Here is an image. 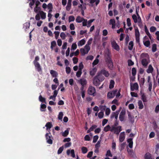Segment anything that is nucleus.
Listing matches in <instances>:
<instances>
[{
    "instance_id": "1",
    "label": "nucleus",
    "mask_w": 159,
    "mask_h": 159,
    "mask_svg": "<svg viewBox=\"0 0 159 159\" xmlns=\"http://www.w3.org/2000/svg\"><path fill=\"white\" fill-rule=\"evenodd\" d=\"M105 61L109 69L112 70L113 65L112 61L111 59V56L110 55L109 52L107 53L105 56Z\"/></svg>"
},
{
    "instance_id": "2",
    "label": "nucleus",
    "mask_w": 159,
    "mask_h": 159,
    "mask_svg": "<svg viewBox=\"0 0 159 159\" xmlns=\"http://www.w3.org/2000/svg\"><path fill=\"white\" fill-rule=\"evenodd\" d=\"M39 57L37 56L35 57V59L33 61V63L36 69L39 72L42 71L41 66L39 63L37 61H39Z\"/></svg>"
},
{
    "instance_id": "3",
    "label": "nucleus",
    "mask_w": 159,
    "mask_h": 159,
    "mask_svg": "<svg viewBox=\"0 0 159 159\" xmlns=\"http://www.w3.org/2000/svg\"><path fill=\"white\" fill-rule=\"evenodd\" d=\"M45 137L47 140V142L48 143L50 144H52L53 138L50 132H49V133H47L46 134Z\"/></svg>"
},
{
    "instance_id": "4",
    "label": "nucleus",
    "mask_w": 159,
    "mask_h": 159,
    "mask_svg": "<svg viewBox=\"0 0 159 159\" xmlns=\"http://www.w3.org/2000/svg\"><path fill=\"white\" fill-rule=\"evenodd\" d=\"M88 93L90 95L94 96V94L96 92L95 88L93 86H90L88 89Z\"/></svg>"
},
{
    "instance_id": "5",
    "label": "nucleus",
    "mask_w": 159,
    "mask_h": 159,
    "mask_svg": "<svg viewBox=\"0 0 159 159\" xmlns=\"http://www.w3.org/2000/svg\"><path fill=\"white\" fill-rule=\"evenodd\" d=\"M93 84L96 86H98L100 84V80L98 79V76L97 75L93 78Z\"/></svg>"
},
{
    "instance_id": "6",
    "label": "nucleus",
    "mask_w": 159,
    "mask_h": 159,
    "mask_svg": "<svg viewBox=\"0 0 159 159\" xmlns=\"http://www.w3.org/2000/svg\"><path fill=\"white\" fill-rule=\"evenodd\" d=\"M112 47L117 51H119L120 48L119 46L117 44L116 41L113 40L111 42Z\"/></svg>"
},
{
    "instance_id": "7",
    "label": "nucleus",
    "mask_w": 159,
    "mask_h": 159,
    "mask_svg": "<svg viewBox=\"0 0 159 159\" xmlns=\"http://www.w3.org/2000/svg\"><path fill=\"white\" fill-rule=\"evenodd\" d=\"M98 73L99 74L103 75L106 77H108L110 75V74L108 71L106 70L105 69H102Z\"/></svg>"
},
{
    "instance_id": "8",
    "label": "nucleus",
    "mask_w": 159,
    "mask_h": 159,
    "mask_svg": "<svg viewBox=\"0 0 159 159\" xmlns=\"http://www.w3.org/2000/svg\"><path fill=\"white\" fill-rule=\"evenodd\" d=\"M125 114V111H123L122 110L121 112H120V115L119 118L120 120L121 121H122L124 120V116Z\"/></svg>"
},
{
    "instance_id": "9",
    "label": "nucleus",
    "mask_w": 159,
    "mask_h": 159,
    "mask_svg": "<svg viewBox=\"0 0 159 159\" xmlns=\"http://www.w3.org/2000/svg\"><path fill=\"white\" fill-rule=\"evenodd\" d=\"M139 88V85L137 83H134L130 85L131 90L134 91V90H137Z\"/></svg>"
},
{
    "instance_id": "10",
    "label": "nucleus",
    "mask_w": 159,
    "mask_h": 159,
    "mask_svg": "<svg viewBox=\"0 0 159 159\" xmlns=\"http://www.w3.org/2000/svg\"><path fill=\"white\" fill-rule=\"evenodd\" d=\"M122 130L121 126H119L116 127L114 133L116 134H118Z\"/></svg>"
},
{
    "instance_id": "11",
    "label": "nucleus",
    "mask_w": 159,
    "mask_h": 159,
    "mask_svg": "<svg viewBox=\"0 0 159 159\" xmlns=\"http://www.w3.org/2000/svg\"><path fill=\"white\" fill-rule=\"evenodd\" d=\"M119 141L121 143L123 142L125 139V134L124 132H121L120 133L119 136Z\"/></svg>"
},
{
    "instance_id": "12",
    "label": "nucleus",
    "mask_w": 159,
    "mask_h": 159,
    "mask_svg": "<svg viewBox=\"0 0 159 159\" xmlns=\"http://www.w3.org/2000/svg\"><path fill=\"white\" fill-rule=\"evenodd\" d=\"M67 154L69 155L70 153L71 154V156L73 157H75V151L74 149H72L71 151L70 150H68L66 152Z\"/></svg>"
},
{
    "instance_id": "13",
    "label": "nucleus",
    "mask_w": 159,
    "mask_h": 159,
    "mask_svg": "<svg viewBox=\"0 0 159 159\" xmlns=\"http://www.w3.org/2000/svg\"><path fill=\"white\" fill-rule=\"evenodd\" d=\"M149 62L146 58H143L141 61V63L144 67H146Z\"/></svg>"
},
{
    "instance_id": "14",
    "label": "nucleus",
    "mask_w": 159,
    "mask_h": 159,
    "mask_svg": "<svg viewBox=\"0 0 159 159\" xmlns=\"http://www.w3.org/2000/svg\"><path fill=\"white\" fill-rule=\"evenodd\" d=\"M127 142L129 143L128 146L129 147L131 148H133V141L132 138H129L127 139Z\"/></svg>"
},
{
    "instance_id": "15",
    "label": "nucleus",
    "mask_w": 159,
    "mask_h": 159,
    "mask_svg": "<svg viewBox=\"0 0 159 159\" xmlns=\"http://www.w3.org/2000/svg\"><path fill=\"white\" fill-rule=\"evenodd\" d=\"M144 29H145V31L146 33V34H147V35L148 36L149 39H152V38L151 35L150 34V33H149L147 27L146 25H145L144 26Z\"/></svg>"
},
{
    "instance_id": "16",
    "label": "nucleus",
    "mask_w": 159,
    "mask_h": 159,
    "mask_svg": "<svg viewBox=\"0 0 159 159\" xmlns=\"http://www.w3.org/2000/svg\"><path fill=\"white\" fill-rule=\"evenodd\" d=\"M50 73L52 76L54 77H56L57 76L58 73L55 70H51L50 71Z\"/></svg>"
},
{
    "instance_id": "17",
    "label": "nucleus",
    "mask_w": 159,
    "mask_h": 159,
    "mask_svg": "<svg viewBox=\"0 0 159 159\" xmlns=\"http://www.w3.org/2000/svg\"><path fill=\"white\" fill-rule=\"evenodd\" d=\"M153 71V68L151 65H149L146 71L148 73H152Z\"/></svg>"
},
{
    "instance_id": "18",
    "label": "nucleus",
    "mask_w": 159,
    "mask_h": 159,
    "mask_svg": "<svg viewBox=\"0 0 159 159\" xmlns=\"http://www.w3.org/2000/svg\"><path fill=\"white\" fill-rule=\"evenodd\" d=\"M41 17L42 19H44L46 17V14L43 11H39Z\"/></svg>"
},
{
    "instance_id": "19",
    "label": "nucleus",
    "mask_w": 159,
    "mask_h": 159,
    "mask_svg": "<svg viewBox=\"0 0 159 159\" xmlns=\"http://www.w3.org/2000/svg\"><path fill=\"white\" fill-rule=\"evenodd\" d=\"M84 20L83 17H81L80 16H78L76 19V21L77 23H81Z\"/></svg>"
},
{
    "instance_id": "20",
    "label": "nucleus",
    "mask_w": 159,
    "mask_h": 159,
    "mask_svg": "<svg viewBox=\"0 0 159 159\" xmlns=\"http://www.w3.org/2000/svg\"><path fill=\"white\" fill-rule=\"evenodd\" d=\"M145 159H152L151 154L149 152H147L144 155Z\"/></svg>"
},
{
    "instance_id": "21",
    "label": "nucleus",
    "mask_w": 159,
    "mask_h": 159,
    "mask_svg": "<svg viewBox=\"0 0 159 159\" xmlns=\"http://www.w3.org/2000/svg\"><path fill=\"white\" fill-rule=\"evenodd\" d=\"M97 71L96 68H93L90 72V74L91 75L93 76L95 75Z\"/></svg>"
},
{
    "instance_id": "22",
    "label": "nucleus",
    "mask_w": 159,
    "mask_h": 159,
    "mask_svg": "<svg viewBox=\"0 0 159 159\" xmlns=\"http://www.w3.org/2000/svg\"><path fill=\"white\" fill-rule=\"evenodd\" d=\"M134 46L133 42L132 41H130L129 44L128 49L130 50H131Z\"/></svg>"
},
{
    "instance_id": "23",
    "label": "nucleus",
    "mask_w": 159,
    "mask_h": 159,
    "mask_svg": "<svg viewBox=\"0 0 159 159\" xmlns=\"http://www.w3.org/2000/svg\"><path fill=\"white\" fill-rule=\"evenodd\" d=\"M115 82L114 80H111L110 81L109 88L110 89H112L114 87Z\"/></svg>"
},
{
    "instance_id": "24",
    "label": "nucleus",
    "mask_w": 159,
    "mask_h": 159,
    "mask_svg": "<svg viewBox=\"0 0 159 159\" xmlns=\"http://www.w3.org/2000/svg\"><path fill=\"white\" fill-rule=\"evenodd\" d=\"M141 99L143 102H147V98L144 93H141Z\"/></svg>"
},
{
    "instance_id": "25",
    "label": "nucleus",
    "mask_w": 159,
    "mask_h": 159,
    "mask_svg": "<svg viewBox=\"0 0 159 159\" xmlns=\"http://www.w3.org/2000/svg\"><path fill=\"white\" fill-rule=\"evenodd\" d=\"M45 127L47 128V129H50L52 127V125L51 122H48L45 125Z\"/></svg>"
},
{
    "instance_id": "26",
    "label": "nucleus",
    "mask_w": 159,
    "mask_h": 159,
    "mask_svg": "<svg viewBox=\"0 0 159 159\" xmlns=\"http://www.w3.org/2000/svg\"><path fill=\"white\" fill-rule=\"evenodd\" d=\"M107 97L109 98H112L114 97V95H113L112 92L111 91L108 93Z\"/></svg>"
},
{
    "instance_id": "27",
    "label": "nucleus",
    "mask_w": 159,
    "mask_h": 159,
    "mask_svg": "<svg viewBox=\"0 0 159 159\" xmlns=\"http://www.w3.org/2000/svg\"><path fill=\"white\" fill-rule=\"evenodd\" d=\"M138 104L139 106V108L140 109H142L143 108V105L142 102L141 100L139 101L138 102Z\"/></svg>"
},
{
    "instance_id": "28",
    "label": "nucleus",
    "mask_w": 159,
    "mask_h": 159,
    "mask_svg": "<svg viewBox=\"0 0 159 159\" xmlns=\"http://www.w3.org/2000/svg\"><path fill=\"white\" fill-rule=\"evenodd\" d=\"M85 43V41L84 39H82L80 40L78 43V46H82Z\"/></svg>"
},
{
    "instance_id": "29",
    "label": "nucleus",
    "mask_w": 159,
    "mask_h": 159,
    "mask_svg": "<svg viewBox=\"0 0 159 159\" xmlns=\"http://www.w3.org/2000/svg\"><path fill=\"white\" fill-rule=\"evenodd\" d=\"M39 100L40 102L46 103V99L45 98L43 97L41 95H40L39 97Z\"/></svg>"
},
{
    "instance_id": "30",
    "label": "nucleus",
    "mask_w": 159,
    "mask_h": 159,
    "mask_svg": "<svg viewBox=\"0 0 159 159\" xmlns=\"http://www.w3.org/2000/svg\"><path fill=\"white\" fill-rule=\"evenodd\" d=\"M110 126L109 125H108L104 128L103 130L105 132H107L110 130Z\"/></svg>"
},
{
    "instance_id": "31",
    "label": "nucleus",
    "mask_w": 159,
    "mask_h": 159,
    "mask_svg": "<svg viewBox=\"0 0 159 159\" xmlns=\"http://www.w3.org/2000/svg\"><path fill=\"white\" fill-rule=\"evenodd\" d=\"M51 48L52 49H53V48L55 47L57 45L56 42L55 41H52L51 43Z\"/></svg>"
},
{
    "instance_id": "32",
    "label": "nucleus",
    "mask_w": 159,
    "mask_h": 159,
    "mask_svg": "<svg viewBox=\"0 0 159 159\" xmlns=\"http://www.w3.org/2000/svg\"><path fill=\"white\" fill-rule=\"evenodd\" d=\"M135 37H139L140 34L137 27L135 29Z\"/></svg>"
},
{
    "instance_id": "33",
    "label": "nucleus",
    "mask_w": 159,
    "mask_h": 159,
    "mask_svg": "<svg viewBox=\"0 0 159 159\" xmlns=\"http://www.w3.org/2000/svg\"><path fill=\"white\" fill-rule=\"evenodd\" d=\"M46 108V106L45 104H41L40 107V110L42 111H45V110H42V109H45Z\"/></svg>"
},
{
    "instance_id": "34",
    "label": "nucleus",
    "mask_w": 159,
    "mask_h": 159,
    "mask_svg": "<svg viewBox=\"0 0 159 159\" xmlns=\"http://www.w3.org/2000/svg\"><path fill=\"white\" fill-rule=\"evenodd\" d=\"M40 7L36 6L34 8V11L35 13H37L40 11Z\"/></svg>"
},
{
    "instance_id": "35",
    "label": "nucleus",
    "mask_w": 159,
    "mask_h": 159,
    "mask_svg": "<svg viewBox=\"0 0 159 159\" xmlns=\"http://www.w3.org/2000/svg\"><path fill=\"white\" fill-rule=\"evenodd\" d=\"M99 62V60L98 59L96 58V59L93 61L92 63V65L93 66H94L95 65H97Z\"/></svg>"
},
{
    "instance_id": "36",
    "label": "nucleus",
    "mask_w": 159,
    "mask_h": 159,
    "mask_svg": "<svg viewBox=\"0 0 159 159\" xmlns=\"http://www.w3.org/2000/svg\"><path fill=\"white\" fill-rule=\"evenodd\" d=\"M80 52L82 55H84L85 54L88 53H86V51L84 48H81L80 49Z\"/></svg>"
},
{
    "instance_id": "37",
    "label": "nucleus",
    "mask_w": 159,
    "mask_h": 159,
    "mask_svg": "<svg viewBox=\"0 0 159 159\" xmlns=\"http://www.w3.org/2000/svg\"><path fill=\"white\" fill-rule=\"evenodd\" d=\"M132 18L134 20L135 23H136L138 22V19L136 16L135 14H133L132 16Z\"/></svg>"
},
{
    "instance_id": "38",
    "label": "nucleus",
    "mask_w": 159,
    "mask_h": 159,
    "mask_svg": "<svg viewBox=\"0 0 159 159\" xmlns=\"http://www.w3.org/2000/svg\"><path fill=\"white\" fill-rule=\"evenodd\" d=\"M80 84L83 86H84L86 84V81L85 80L80 79Z\"/></svg>"
},
{
    "instance_id": "39",
    "label": "nucleus",
    "mask_w": 159,
    "mask_h": 159,
    "mask_svg": "<svg viewBox=\"0 0 159 159\" xmlns=\"http://www.w3.org/2000/svg\"><path fill=\"white\" fill-rule=\"evenodd\" d=\"M136 73V70L135 68L133 67L132 69V74L133 76H135Z\"/></svg>"
},
{
    "instance_id": "40",
    "label": "nucleus",
    "mask_w": 159,
    "mask_h": 159,
    "mask_svg": "<svg viewBox=\"0 0 159 159\" xmlns=\"http://www.w3.org/2000/svg\"><path fill=\"white\" fill-rule=\"evenodd\" d=\"M82 152L83 154L86 153L88 152V149L87 148L84 147H83L82 148Z\"/></svg>"
},
{
    "instance_id": "41",
    "label": "nucleus",
    "mask_w": 159,
    "mask_h": 159,
    "mask_svg": "<svg viewBox=\"0 0 159 159\" xmlns=\"http://www.w3.org/2000/svg\"><path fill=\"white\" fill-rule=\"evenodd\" d=\"M69 134V130L67 129L65 131L62 133V135L64 137H66Z\"/></svg>"
},
{
    "instance_id": "42",
    "label": "nucleus",
    "mask_w": 159,
    "mask_h": 159,
    "mask_svg": "<svg viewBox=\"0 0 159 159\" xmlns=\"http://www.w3.org/2000/svg\"><path fill=\"white\" fill-rule=\"evenodd\" d=\"M98 116L99 118L102 119V118L104 116V113L102 111L100 112L98 114Z\"/></svg>"
},
{
    "instance_id": "43",
    "label": "nucleus",
    "mask_w": 159,
    "mask_h": 159,
    "mask_svg": "<svg viewBox=\"0 0 159 159\" xmlns=\"http://www.w3.org/2000/svg\"><path fill=\"white\" fill-rule=\"evenodd\" d=\"M75 20V18L73 16H70L69 17V22H70L71 21H73Z\"/></svg>"
},
{
    "instance_id": "44",
    "label": "nucleus",
    "mask_w": 159,
    "mask_h": 159,
    "mask_svg": "<svg viewBox=\"0 0 159 159\" xmlns=\"http://www.w3.org/2000/svg\"><path fill=\"white\" fill-rule=\"evenodd\" d=\"M71 6V4L67 3V5L66 7V9L67 11H69L70 9Z\"/></svg>"
},
{
    "instance_id": "45",
    "label": "nucleus",
    "mask_w": 159,
    "mask_h": 159,
    "mask_svg": "<svg viewBox=\"0 0 159 159\" xmlns=\"http://www.w3.org/2000/svg\"><path fill=\"white\" fill-rule=\"evenodd\" d=\"M144 45L146 47H149L150 45V42L149 40L146 41L145 42H143Z\"/></svg>"
},
{
    "instance_id": "46",
    "label": "nucleus",
    "mask_w": 159,
    "mask_h": 159,
    "mask_svg": "<svg viewBox=\"0 0 159 159\" xmlns=\"http://www.w3.org/2000/svg\"><path fill=\"white\" fill-rule=\"evenodd\" d=\"M152 50L153 52H155L157 50V45L155 44H154L152 45Z\"/></svg>"
},
{
    "instance_id": "47",
    "label": "nucleus",
    "mask_w": 159,
    "mask_h": 159,
    "mask_svg": "<svg viewBox=\"0 0 159 159\" xmlns=\"http://www.w3.org/2000/svg\"><path fill=\"white\" fill-rule=\"evenodd\" d=\"M63 115V113L62 112H60L58 115V119L60 120H61L62 119Z\"/></svg>"
},
{
    "instance_id": "48",
    "label": "nucleus",
    "mask_w": 159,
    "mask_h": 159,
    "mask_svg": "<svg viewBox=\"0 0 159 159\" xmlns=\"http://www.w3.org/2000/svg\"><path fill=\"white\" fill-rule=\"evenodd\" d=\"M156 30V28L154 26H151L150 29V30L151 32H154Z\"/></svg>"
},
{
    "instance_id": "49",
    "label": "nucleus",
    "mask_w": 159,
    "mask_h": 159,
    "mask_svg": "<svg viewBox=\"0 0 159 159\" xmlns=\"http://www.w3.org/2000/svg\"><path fill=\"white\" fill-rule=\"evenodd\" d=\"M128 64L129 66H130L133 65L134 63L131 60L129 59L128 61Z\"/></svg>"
},
{
    "instance_id": "50",
    "label": "nucleus",
    "mask_w": 159,
    "mask_h": 159,
    "mask_svg": "<svg viewBox=\"0 0 159 159\" xmlns=\"http://www.w3.org/2000/svg\"><path fill=\"white\" fill-rule=\"evenodd\" d=\"M101 74H99V73L97 76H98V79L100 80V81H102L104 79V77L103 76L101 75Z\"/></svg>"
},
{
    "instance_id": "51",
    "label": "nucleus",
    "mask_w": 159,
    "mask_h": 159,
    "mask_svg": "<svg viewBox=\"0 0 159 159\" xmlns=\"http://www.w3.org/2000/svg\"><path fill=\"white\" fill-rule=\"evenodd\" d=\"M106 156L107 157H112V155L111 153V151L109 150L107 151Z\"/></svg>"
},
{
    "instance_id": "52",
    "label": "nucleus",
    "mask_w": 159,
    "mask_h": 159,
    "mask_svg": "<svg viewBox=\"0 0 159 159\" xmlns=\"http://www.w3.org/2000/svg\"><path fill=\"white\" fill-rule=\"evenodd\" d=\"M82 70H79L78 71L76 72V76L78 77H80L82 73Z\"/></svg>"
},
{
    "instance_id": "53",
    "label": "nucleus",
    "mask_w": 159,
    "mask_h": 159,
    "mask_svg": "<svg viewBox=\"0 0 159 159\" xmlns=\"http://www.w3.org/2000/svg\"><path fill=\"white\" fill-rule=\"evenodd\" d=\"M98 138V135H96L94 136L93 142V143H95L97 141Z\"/></svg>"
},
{
    "instance_id": "54",
    "label": "nucleus",
    "mask_w": 159,
    "mask_h": 159,
    "mask_svg": "<svg viewBox=\"0 0 159 159\" xmlns=\"http://www.w3.org/2000/svg\"><path fill=\"white\" fill-rule=\"evenodd\" d=\"M111 110L109 108H107L105 110V114L107 116H108L110 113Z\"/></svg>"
},
{
    "instance_id": "55",
    "label": "nucleus",
    "mask_w": 159,
    "mask_h": 159,
    "mask_svg": "<svg viewBox=\"0 0 159 159\" xmlns=\"http://www.w3.org/2000/svg\"><path fill=\"white\" fill-rule=\"evenodd\" d=\"M127 26L129 27L131 25V20L129 18H128L127 19Z\"/></svg>"
},
{
    "instance_id": "56",
    "label": "nucleus",
    "mask_w": 159,
    "mask_h": 159,
    "mask_svg": "<svg viewBox=\"0 0 159 159\" xmlns=\"http://www.w3.org/2000/svg\"><path fill=\"white\" fill-rule=\"evenodd\" d=\"M63 146L60 147L58 149L57 151V153L58 154H60L61 153L62 151L63 150Z\"/></svg>"
},
{
    "instance_id": "57",
    "label": "nucleus",
    "mask_w": 159,
    "mask_h": 159,
    "mask_svg": "<svg viewBox=\"0 0 159 159\" xmlns=\"http://www.w3.org/2000/svg\"><path fill=\"white\" fill-rule=\"evenodd\" d=\"M59 32H58V31H55L54 32V34H55V38L56 39H57L58 38V36H59Z\"/></svg>"
},
{
    "instance_id": "58",
    "label": "nucleus",
    "mask_w": 159,
    "mask_h": 159,
    "mask_svg": "<svg viewBox=\"0 0 159 159\" xmlns=\"http://www.w3.org/2000/svg\"><path fill=\"white\" fill-rule=\"evenodd\" d=\"M84 48L86 49V53H88L90 49V47L88 45V44H86L85 45Z\"/></svg>"
},
{
    "instance_id": "59",
    "label": "nucleus",
    "mask_w": 159,
    "mask_h": 159,
    "mask_svg": "<svg viewBox=\"0 0 159 159\" xmlns=\"http://www.w3.org/2000/svg\"><path fill=\"white\" fill-rule=\"evenodd\" d=\"M60 36L62 39H64L66 38V34L64 32L61 33Z\"/></svg>"
},
{
    "instance_id": "60",
    "label": "nucleus",
    "mask_w": 159,
    "mask_h": 159,
    "mask_svg": "<svg viewBox=\"0 0 159 159\" xmlns=\"http://www.w3.org/2000/svg\"><path fill=\"white\" fill-rule=\"evenodd\" d=\"M94 19H91L88 21V24L87 25V27H89L91 25V23L93 22L94 21Z\"/></svg>"
},
{
    "instance_id": "61",
    "label": "nucleus",
    "mask_w": 159,
    "mask_h": 159,
    "mask_svg": "<svg viewBox=\"0 0 159 159\" xmlns=\"http://www.w3.org/2000/svg\"><path fill=\"white\" fill-rule=\"evenodd\" d=\"M84 139L85 141H89L90 138L89 135H86L84 137Z\"/></svg>"
},
{
    "instance_id": "62",
    "label": "nucleus",
    "mask_w": 159,
    "mask_h": 159,
    "mask_svg": "<svg viewBox=\"0 0 159 159\" xmlns=\"http://www.w3.org/2000/svg\"><path fill=\"white\" fill-rule=\"evenodd\" d=\"M79 70H82L84 68V65L82 62H80L79 64Z\"/></svg>"
},
{
    "instance_id": "63",
    "label": "nucleus",
    "mask_w": 159,
    "mask_h": 159,
    "mask_svg": "<svg viewBox=\"0 0 159 159\" xmlns=\"http://www.w3.org/2000/svg\"><path fill=\"white\" fill-rule=\"evenodd\" d=\"M66 73L69 74L70 73L71 69L69 67H66Z\"/></svg>"
},
{
    "instance_id": "64",
    "label": "nucleus",
    "mask_w": 159,
    "mask_h": 159,
    "mask_svg": "<svg viewBox=\"0 0 159 159\" xmlns=\"http://www.w3.org/2000/svg\"><path fill=\"white\" fill-rule=\"evenodd\" d=\"M155 112L156 113H158L159 111V105H157L155 107Z\"/></svg>"
}]
</instances>
